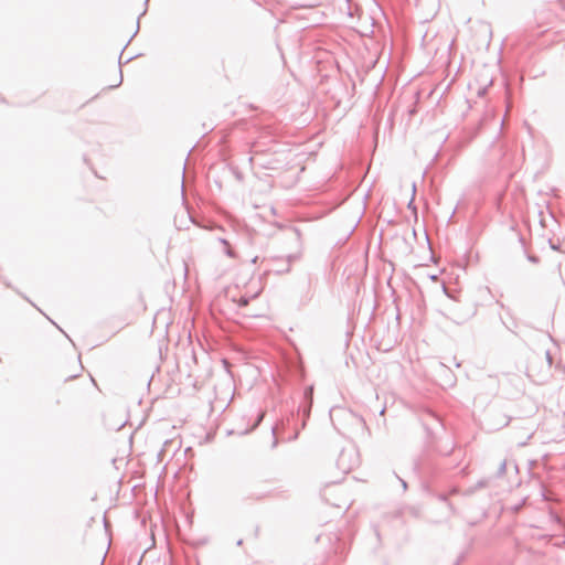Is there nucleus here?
Listing matches in <instances>:
<instances>
[{
  "label": "nucleus",
  "instance_id": "nucleus-1",
  "mask_svg": "<svg viewBox=\"0 0 565 565\" xmlns=\"http://www.w3.org/2000/svg\"><path fill=\"white\" fill-rule=\"evenodd\" d=\"M259 292H260V289H259V288H257L250 297L242 296V297H239V299H238V300H236V302H237V305H238L239 307H245V306H247V305H248L249 299H250V298H255V297H257V295H258ZM233 300L235 301V299H233Z\"/></svg>",
  "mask_w": 565,
  "mask_h": 565
},
{
  "label": "nucleus",
  "instance_id": "nucleus-2",
  "mask_svg": "<svg viewBox=\"0 0 565 565\" xmlns=\"http://www.w3.org/2000/svg\"><path fill=\"white\" fill-rule=\"evenodd\" d=\"M504 468H505V463H502V465H501V467H500V469H501V470H504Z\"/></svg>",
  "mask_w": 565,
  "mask_h": 565
}]
</instances>
